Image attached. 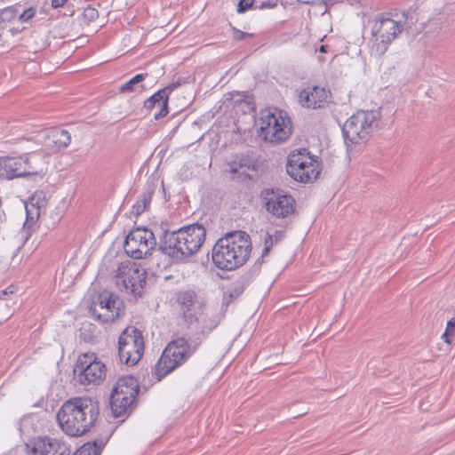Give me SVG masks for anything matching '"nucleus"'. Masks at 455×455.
Listing matches in <instances>:
<instances>
[{
    "instance_id": "obj_1",
    "label": "nucleus",
    "mask_w": 455,
    "mask_h": 455,
    "mask_svg": "<svg viewBox=\"0 0 455 455\" xmlns=\"http://www.w3.org/2000/svg\"><path fill=\"white\" fill-rule=\"evenodd\" d=\"M99 404L93 399L84 396L66 401L57 413L61 429L70 436L86 433L96 422Z\"/></svg>"
},
{
    "instance_id": "obj_2",
    "label": "nucleus",
    "mask_w": 455,
    "mask_h": 455,
    "mask_svg": "<svg viewBox=\"0 0 455 455\" xmlns=\"http://www.w3.org/2000/svg\"><path fill=\"white\" fill-rule=\"evenodd\" d=\"M251 251L250 236L243 231L227 234L212 249V261L220 269L233 270L243 266Z\"/></svg>"
},
{
    "instance_id": "obj_3",
    "label": "nucleus",
    "mask_w": 455,
    "mask_h": 455,
    "mask_svg": "<svg viewBox=\"0 0 455 455\" xmlns=\"http://www.w3.org/2000/svg\"><path fill=\"white\" fill-rule=\"evenodd\" d=\"M202 339L201 337H197L196 339L190 338L187 340L185 338L180 337L171 341L156 365V374L158 379L160 380L184 363L196 351Z\"/></svg>"
},
{
    "instance_id": "obj_4",
    "label": "nucleus",
    "mask_w": 455,
    "mask_h": 455,
    "mask_svg": "<svg viewBox=\"0 0 455 455\" xmlns=\"http://www.w3.org/2000/svg\"><path fill=\"white\" fill-rule=\"evenodd\" d=\"M406 17L404 14L395 18L382 17L375 21L371 28L370 52L379 58L385 54L391 43L403 32Z\"/></svg>"
},
{
    "instance_id": "obj_5",
    "label": "nucleus",
    "mask_w": 455,
    "mask_h": 455,
    "mask_svg": "<svg viewBox=\"0 0 455 455\" xmlns=\"http://www.w3.org/2000/svg\"><path fill=\"white\" fill-rule=\"evenodd\" d=\"M147 272L144 267L132 260L121 262L113 271L116 286L135 298L141 297L146 285Z\"/></svg>"
},
{
    "instance_id": "obj_6",
    "label": "nucleus",
    "mask_w": 455,
    "mask_h": 455,
    "mask_svg": "<svg viewBox=\"0 0 455 455\" xmlns=\"http://www.w3.org/2000/svg\"><path fill=\"white\" fill-rule=\"evenodd\" d=\"M259 136L270 143H280L291 134V120L286 113L275 109L264 110L259 119Z\"/></svg>"
},
{
    "instance_id": "obj_7",
    "label": "nucleus",
    "mask_w": 455,
    "mask_h": 455,
    "mask_svg": "<svg viewBox=\"0 0 455 455\" xmlns=\"http://www.w3.org/2000/svg\"><path fill=\"white\" fill-rule=\"evenodd\" d=\"M380 114L377 110H361L350 116L344 124L342 132L346 140L359 143L368 140L376 130Z\"/></svg>"
},
{
    "instance_id": "obj_8",
    "label": "nucleus",
    "mask_w": 455,
    "mask_h": 455,
    "mask_svg": "<svg viewBox=\"0 0 455 455\" xmlns=\"http://www.w3.org/2000/svg\"><path fill=\"white\" fill-rule=\"evenodd\" d=\"M144 339L140 331L135 327H127L118 339V356L122 363L135 365L144 353Z\"/></svg>"
},
{
    "instance_id": "obj_9",
    "label": "nucleus",
    "mask_w": 455,
    "mask_h": 455,
    "mask_svg": "<svg viewBox=\"0 0 455 455\" xmlns=\"http://www.w3.org/2000/svg\"><path fill=\"white\" fill-rule=\"evenodd\" d=\"M74 379L81 385L100 384L106 376V366L92 353L80 355L75 364Z\"/></svg>"
},
{
    "instance_id": "obj_10",
    "label": "nucleus",
    "mask_w": 455,
    "mask_h": 455,
    "mask_svg": "<svg viewBox=\"0 0 455 455\" xmlns=\"http://www.w3.org/2000/svg\"><path fill=\"white\" fill-rule=\"evenodd\" d=\"M156 241L154 233L145 228H137L126 236L124 249L128 256L140 259L151 254Z\"/></svg>"
},
{
    "instance_id": "obj_11",
    "label": "nucleus",
    "mask_w": 455,
    "mask_h": 455,
    "mask_svg": "<svg viewBox=\"0 0 455 455\" xmlns=\"http://www.w3.org/2000/svg\"><path fill=\"white\" fill-rule=\"evenodd\" d=\"M264 200L267 212L274 218L284 219L295 211L294 198L283 190H266Z\"/></svg>"
},
{
    "instance_id": "obj_12",
    "label": "nucleus",
    "mask_w": 455,
    "mask_h": 455,
    "mask_svg": "<svg viewBox=\"0 0 455 455\" xmlns=\"http://www.w3.org/2000/svg\"><path fill=\"white\" fill-rule=\"evenodd\" d=\"M120 301L114 295L100 294L90 311L101 323H111L119 316Z\"/></svg>"
},
{
    "instance_id": "obj_13",
    "label": "nucleus",
    "mask_w": 455,
    "mask_h": 455,
    "mask_svg": "<svg viewBox=\"0 0 455 455\" xmlns=\"http://www.w3.org/2000/svg\"><path fill=\"white\" fill-rule=\"evenodd\" d=\"M183 239L179 230L165 231L161 239L159 248L163 253L174 260H182L188 258V253H185V250H183L186 246Z\"/></svg>"
},
{
    "instance_id": "obj_14",
    "label": "nucleus",
    "mask_w": 455,
    "mask_h": 455,
    "mask_svg": "<svg viewBox=\"0 0 455 455\" xmlns=\"http://www.w3.org/2000/svg\"><path fill=\"white\" fill-rule=\"evenodd\" d=\"M181 236H183L184 243H186L185 253H188V258L195 254L202 246L205 240L206 230L199 224L187 226L178 229Z\"/></svg>"
},
{
    "instance_id": "obj_15",
    "label": "nucleus",
    "mask_w": 455,
    "mask_h": 455,
    "mask_svg": "<svg viewBox=\"0 0 455 455\" xmlns=\"http://www.w3.org/2000/svg\"><path fill=\"white\" fill-rule=\"evenodd\" d=\"M312 163V156L306 149L299 150L298 153H292L288 157L286 166L287 173L295 180L307 183V175H304L303 170L307 164Z\"/></svg>"
},
{
    "instance_id": "obj_16",
    "label": "nucleus",
    "mask_w": 455,
    "mask_h": 455,
    "mask_svg": "<svg viewBox=\"0 0 455 455\" xmlns=\"http://www.w3.org/2000/svg\"><path fill=\"white\" fill-rule=\"evenodd\" d=\"M330 91L317 85L308 86L299 92V103L306 108H323L329 102Z\"/></svg>"
},
{
    "instance_id": "obj_17",
    "label": "nucleus",
    "mask_w": 455,
    "mask_h": 455,
    "mask_svg": "<svg viewBox=\"0 0 455 455\" xmlns=\"http://www.w3.org/2000/svg\"><path fill=\"white\" fill-rule=\"evenodd\" d=\"M41 138L45 148L52 153L66 148L71 141L69 132L59 128H52L44 132Z\"/></svg>"
},
{
    "instance_id": "obj_18",
    "label": "nucleus",
    "mask_w": 455,
    "mask_h": 455,
    "mask_svg": "<svg viewBox=\"0 0 455 455\" xmlns=\"http://www.w3.org/2000/svg\"><path fill=\"white\" fill-rule=\"evenodd\" d=\"M22 156L19 157H0V178L12 180L18 177H25L26 170Z\"/></svg>"
},
{
    "instance_id": "obj_19",
    "label": "nucleus",
    "mask_w": 455,
    "mask_h": 455,
    "mask_svg": "<svg viewBox=\"0 0 455 455\" xmlns=\"http://www.w3.org/2000/svg\"><path fill=\"white\" fill-rule=\"evenodd\" d=\"M178 300L181 306L185 320L190 323L196 321L200 303L196 300V293L191 291H182L179 294Z\"/></svg>"
},
{
    "instance_id": "obj_20",
    "label": "nucleus",
    "mask_w": 455,
    "mask_h": 455,
    "mask_svg": "<svg viewBox=\"0 0 455 455\" xmlns=\"http://www.w3.org/2000/svg\"><path fill=\"white\" fill-rule=\"evenodd\" d=\"M22 157L27 176L43 172L47 164L48 156L40 152L26 154Z\"/></svg>"
},
{
    "instance_id": "obj_21",
    "label": "nucleus",
    "mask_w": 455,
    "mask_h": 455,
    "mask_svg": "<svg viewBox=\"0 0 455 455\" xmlns=\"http://www.w3.org/2000/svg\"><path fill=\"white\" fill-rule=\"evenodd\" d=\"M139 393L138 380L132 376L120 378L111 394L120 395L121 396H129L136 398Z\"/></svg>"
},
{
    "instance_id": "obj_22",
    "label": "nucleus",
    "mask_w": 455,
    "mask_h": 455,
    "mask_svg": "<svg viewBox=\"0 0 455 455\" xmlns=\"http://www.w3.org/2000/svg\"><path fill=\"white\" fill-rule=\"evenodd\" d=\"M46 202L43 192H36L30 199V202L26 204L27 220L26 224L29 225L38 220L40 211L45 208Z\"/></svg>"
},
{
    "instance_id": "obj_23",
    "label": "nucleus",
    "mask_w": 455,
    "mask_h": 455,
    "mask_svg": "<svg viewBox=\"0 0 455 455\" xmlns=\"http://www.w3.org/2000/svg\"><path fill=\"white\" fill-rule=\"evenodd\" d=\"M144 107L147 109H153L156 107L159 108L155 114L156 120L161 119L168 114V100L164 97L160 90L144 102Z\"/></svg>"
},
{
    "instance_id": "obj_24",
    "label": "nucleus",
    "mask_w": 455,
    "mask_h": 455,
    "mask_svg": "<svg viewBox=\"0 0 455 455\" xmlns=\"http://www.w3.org/2000/svg\"><path fill=\"white\" fill-rule=\"evenodd\" d=\"M135 402V398L129 396H121L120 395L111 394L110 396V406L112 412L115 417H121L129 411L132 404Z\"/></svg>"
},
{
    "instance_id": "obj_25",
    "label": "nucleus",
    "mask_w": 455,
    "mask_h": 455,
    "mask_svg": "<svg viewBox=\"0 0 455 455\" xmlns=\"http://www.w3.org/2000/svg\"><path fill=\"white\" fill-rule=\"evenodd\" d=\"M147 76V74H138L132 78H131L128 82L120 86V92H133L136 90V86L141 83L145 77Z\"/></svg>"
},
{
    "instance_id": "obj_26",
    "label": "nucleus",
    "mask_w": 455,
    "mask_h": 455,
    "mask_svg": "<svg viewBox=\"0 0 455 455\" xmlns=\"http://www.w3.org/2000/svg\"><path fill=\"white\" fill-rule=\"evenodd\" d=\"M318 167L319 164L317 161L312 156V163L310 164H307L306 168H304L303 170L304 175L308 176V178H306L307 182H310L317 178V176L320 173Z\"/></svg>"
},
{
    "instance_id": "obj_27",
    "label": "nucleus",
    "mask_w": 455,
    "mask_h": 455,
    "mask_svg": "<svg viewBox=\"0 0 455 455\" xmlns=\"http://www.w3.org/2000/svg\"><path fill=\"white\" fill-rule=\"evenodd\" d=\"M253 166L252 162L247 157H241L237 160H235L230 165V171L234 173L239 172L240 169L247 168L250 169Z\"/></svg>"
},
{
    "instance_id": "obj_28",
    "label": "nucleus",
    "mask_w": 455,
    "mask_h": 455,
    "mask_svg": "<svg viewBox=\"0 0 455 455\" xmlns=\"http://www.w3.org/2000/svg\"><path fill=\"white\" fill-rule=\"evenodd\" d=\"M15 12H16V15L18 17V20L20 22H27V21H28L29 20H31L35 16L36 10L33 7H29V8H27V9L23 10L21 12H20L19 9L16 8L15 9Z\"/></svg>"
},
{
    "instance_id": "obj_29",
    "label": "nucleus",
    "mask_w": 455,
    "mask_h": 455,
    "mask_svg": "<svg viewBox=\"0 0 455 455\" xmlns=\"http://www.w3.org/2000/svg\"><path fill=\"white\" fill-rule=\"evenodd\" d=\"M450 336L455 337V316L447 323L446 330L442 335V338L446 343L451 344V340L449 338Z\"/></svg>"
},
{
    "instance_id": "obj_30",
    "label": "nucleus",
    "mask_w": 455,
    "mask_h": 455,
    "mask_svg": "<svg viewBox=\"0 0 455 455\" xmlns=\"http://www.w3.org/2000/svg\"><path fill=\"white\" fill-rule=\"evenodd\" d=\"M153 193L154 191L152 188L148 187V189L143 192V194L139 198L142 206H145V210H147L150 204Z\"/></svg>"
},
{
    "instance_id": "obj_31",
    "label": "nucleus",
    "mask_w": 455,
    "mask_h": 455,
    "mask_svg": "<svg viewBox=\"0 0 455 455\" xmlns=\"http://www.w3.org/2000/svg\"><path fill=\"white\" fill-rule=\"evenodd\" d=\"M273 245H274L273 235L270 234H267L264 238V248H263L262 255H261L262 258L268 255Z\"/></svg>"
},
{
    "instance_id": "obj_32",
    "label": "nucleus",
    "mask_w": 455,
    "mask_h": 455,
    "mask_svg": "<svg viewBox=\"0 0 455 455\" xmlns=\"http://www.w3.org/2000/svg\"><path fill=\"white\" fill-rule=\"evenodd\" d=\"M181 83L180 81L173 82L164 87V89L160 90L161 93L164 94V97H165L167 100L169 99V95L172 92H173L176 88L180 86Z\"/></svg>"
},
{
    "instance_id": "obj_33",
    "label": "nucleus",
    "mask_w": 455,
    "mask_h": 455,
    "mask_svg": "<svg viewBox=\"0 0 455 455\" xmlns=\"http://www.w3.org/2000/svg\"><path fill=\"white\" fill-rule=\"evenodd\" d=\"M254 0H239L237 4V12L239 13L244 12L248 9L251 8Z\"/></svg>"
},
{
    "instance_id": "obj_34",
    "label": "nucleus",
    "mask_w": 455,
    "mask_h": 455,
    "mask_svg": "<svg viewBox=\"0 0 455 455\" xmlns=\"http://www.w3.org/2000/svg\"><path fill=\"white\" fill-rule=\"evenodd\" d=\"M145 206H142L140 201L138 199L137 202L132 205V213L135 216H140L145 212Z\"/></svg>"
},
{
    "instance_id": "obj_35",
    "label": "nucleus",
    "mask_w": 455,
    "mask_h": 455,
    "mask_svg": "<svg viewBox=\"0 0 455 455\" xmlns=\"http://www.w3.org/2000/svg\"><path fill=\"white\" fill-rule=\"evenodd\" d=\"M251 36H252L251 34H248L246 32H243V31L234 28V38L236 40H243L247 37H251Z\"/></svg>"
},
{
    "instance_id": "obj_36",
    "label": "nucleus",
    "mask_w": 455,
    "mask_h": 455,
    "mask_svg": "<svg viewBox=\"0 0 455 455\" xmlns=\"http://www.w3.org/2000/svg\"><path fill=\"white\" fill-rule=\"evenodd\" d=\"M84 16L90 20H94L98 17V12L93 8H88L84 10Z\"/></svg>"
},
{
    "instance_id": "obj_37",
    "label": "nucleus",
    "mask_w": 455,
    "mask_h": 455,
    "mask_svg": "<svg viewBox=\"0 0 455 455\" xmlns=\"http://www.w3.org/2000/svg\"><path fill=\"white\" fill-rule=\"evenodd\" d=\"M276 6V3L273 1H264L260 4V5L258 7L259 9H264V8H274Z\"/></svg>"
},
{
    "instance_id": "obj_38",
    "label": "nucleus",
    "mask_w": 455,
    "mask_h": 455,
    "mask_svg": "<svg viewBox=\"0 0 455 455\" xmlns=\"http://www.w3.org/2000/svg\"><path fill=\"white\" fill-rule=\"evenodd\" d=\"M12 293H14V289H13V288H12V287H9V288H7V289L3 290V291H0V299H5V297H6L8 294H12Z\"/></svg>"
},
{
    "instance_id": "obj_39",
    "label": "nucleus",
    "mask_w": 455,
    "mask_h": 455,
    "mask_svg": "<svg viewBox=\"0 0 455 455\" xmlns=\"http://www.w3.org/2000/svg\"><path fill=\"white\" fill-rule=\"evenodd\" d=\"M67 2V0H52V5L54 8H58L63 6Z\"/></svg>"
},
{
    "instance_id": "obj_40",
    "label": "nucleus",
    "mask_w": 455,
    "mask_h": 455,
    "mask_svg": "<svg viewBox=\"0 0 455 455\" xmlns=\"http://www.w3.org/2000/svg\"><path fill=\"white\" fill-rule=\"evenodd\" d=\"M283 235L282 231H275V241L277 242L278 240H281Z\"/></svg>"
},
{
    "instance_id": "obj_41",
    "label": "nucleus",
    "mask_w": 455,
    "mask_h": 455,
    "mask_svg": "<svg viewBox=\"0 0 455 455\" xmlns=\"http://www.w3.org/2000/svg\"><path fill=\"white\" fill-rule=\"evenodd\" d=\"M319 51L321 52H326V46L325 45H321L320 48H319Z\"/></svg>"
}]
</instances>
